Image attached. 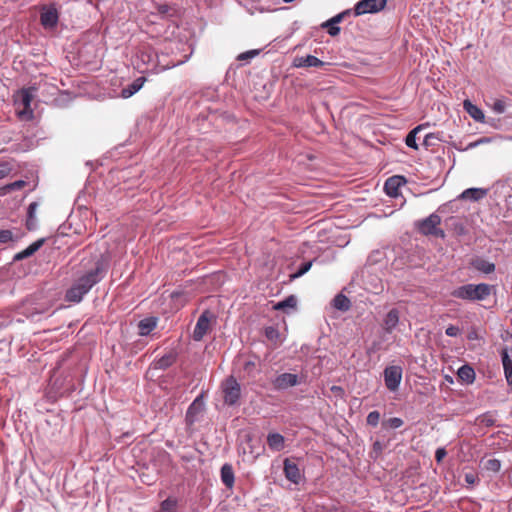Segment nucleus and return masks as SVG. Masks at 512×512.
Masks as SVG:
<instances>
[{"instance_id": "79ce46f5", "label": "nucleus", "mask_w": 512, "mask_h": 512, "mask_svg": "<svg viewBox=\"0 0 512 512\" xmlns=\"http://www.w3.org/2000/svg\"><path fill=\"white\" fill-rule=\"evenodd\" d=\"M26 185V182L23 181V180H17V181H14L12 183H9L7 184L4 189L7 190V191H15V190H20L21 188H23L24 186Z\"/></svg>"}, {"instance_id": "cd10ccee", "label": "nucleus", "mask_w": 512, "mask_h": 512, "mask_svg": "<svg viewBox=\"0 0 512 512\" xmlns=\"http://www.w3.org/2000/svg\"><path fill=\"white\" fill-rule=\"evenodd\" d=\"M501 358L507 384L512 386V360L509 358L506 350L502 352Z\"/></svg>"}, {"instance_id": "9d476101", "label": "nucleus", "mask_w": 512, "mask_h": 512, "mask_svg": "<svg viewBox=\"0 0 512 512\" xmlns=\"http://www.w3.org/2000/svg\"><path fill=\"white\" fill-rule=\"evenodd\" d=\"M387 0H361L354 8L356 15L376 13L384 9Z\"/></svg>"}, {"instance_id": "a878e982", "label": "nucleus", "mask_w": 512, "mask_h": 512, "mask_svg": "<svg viewBox=\"0 0 512 512\" xmlns=\"http://www.w3.org/2000/svg\"><path fill=\"white\" fill-rule=\"evenodd\" d=\"M284 437L280 433H269L267 436V444L273 451H281L284 448Z\"/></svg>"}, {"instance_id": "f8f14e48", "label": "nucleus", "mask_w": 512, "mask_h": 512, "mask_svg": "<svg viewBox=\"0 0 512 512\" xmlns=\"http://www.w3.org/2000/svg\"><path fill=\"white\" fill-rule=\"evenodd\" d=\"M400 323V311L397 308L390 309L382 321V328L385 333L391 334Z\"/></svg>"}, {"instance_id": "bb28decb", "label": "nucleus", "mask_w": 512, "mask_h": 512, "mask_svg": "<svg viewBox=\"0 0 512 512\" xmlns=\"http://www.w3.org/2000/svg\"><path fill=\"white\" fill-rule=\"evenodd\" d=\"M458 378L466 384H471L475 380V371L469 365H463L458 369Z\"/></svg>"}, {"instance_id": "c85d7f7f", "label": "nucleus", "mask_w": 512, "mask_h": 512, "mask_svg": "<svg viewBox=\"0 0 512 512\" xmlns=\"http://www.w3.org/2000/svg\"><path fill=\"white\" fill-rule=\"evenodd\" d=\"M472 266L480 271V272H483L485 274H489V273H492L494 272L495 270V264L492 263V262H489L487 260H484V259H481V258H477L475 259L473 262H472Z\"/></svg>"}, {"instance_id": "39448f33", "label": "nucleus", "mask_w": 512, "mask_h": 512, "mask_svg": "<svg viewBox=\"0 0 512 512\" xmlns=\"http://www.w3.org/2000/svg\"><path fill=\"white\" fill-rule=\"evenodd\" d=\"M224 403L233 406L238 403L241 396V386L235 377L229 376L221 385Z\"/></svg>"}, {"instance_id": "2eb2a0df", "label": "nucleus", "mask_w": 512, "mask_h": 512, "mask_svg": "<svg viewBox=\"0 0 512 512\" xmlns=\"http://www.w3.org/2000/svg\"><path fill=\"white\" fill-rule=\"evenodd\" d=\"M284 474L285 477L294 484H299L302 480V474L297 464L289 459L284 460Z\"/></svg>"}, {"instance_id": "ea45409f", "label": "nucleus", "mask_w": 512, "mask_h": 512, "mask_svg": "<svg viewBox=\"0 0 512 512\" xmlns=\"http://www.w3.org/2000/svg\"><path fill=\"white\" fill-rule=\"evenodd\" d=\"M403 420L399 417H392L389 418L387 421L384 422V425L392 428V429H398L403 425Z\"/></svg>"}, {"instance_id": "c03bdc74", "label": "nucleus", "mask_w": 512, "mask_h": 512, "mask_svg": "<svg viewBox=\"0 0 512 512\" xmlns=\"http://www.w3.org/2000/svg\"><path fill=\"white\" fill-rule=\"evenodd\" d=\"M445 333L447 336L449 337H456L460 334V329L458 326H455V325H449L446 330H445Z\"/></svg>"}, {"instance_id": "20e7f679", "label": "nucleus", "mask_w": 512, "mask_h": 512, "mask_svg": "<svg viewBox=\"0 0 512 512\" xmlns=\"http://www.w3.org/2000/svg\"><path fill=\"white\" fill-rule=\"evenodd\" d=\"M105 272V264L103 260L99 259L95 263V268L81 276L76 281V283L80 285L86 292H89L94 285L103 279Z\"/></svg>"}, {"instance_id": "f03ea898", "label": "nucleus", "mask_w": 512, "mask_h": 512, "mask_svg": "<svg viewBox=\"0 0 512 512\" xmlns=\"http://www.w3.org/2000/svg\"><path fill=\"white\" fill-rule=\"evenodd\" d=\"M493 286L486 283L465 284L451 292L455 298L467 301H483L491 295Z\"/></svg>"}, {"instance_id": "423d86ee", "label": "nucleus", "mask_w": 512, "mask_h": 512, "mask_svg": "<svg viewBox=\"0 0 512 512\" xmlns=\"http://www.w3.org/2000/svg\"><path fill=\"white\" fill-rule=\"evenodd\" d=\"M440 223L441 217L436 213H432L419 222L418 229L423 235H432L439 238H444L445 232L438 228Z\"/></svg>"}, {"instance_id": "4468645a", "label": "nucleus", "mask_w": 512, "mask_h": 512, "mask_svg": "<svg viewBox=\"0 0 512 512\" xmlns=\"http://www.w3.org/2000/svg\"><path fill=\"white\" fill-rule=\"evenodd\" d=\"M406 184L403 176H392L388 178L384 184V190L387 195L397 197L400 194L399 189Z\"/></svg>"}, {"instance_id": "a19ab883", "label": "nucleus", "mask_w": 512, "mask_h": 512, "mask_svg": "<svg viewBox=\"0 0 512 512\" xmlns=\"http://www.w3.org/2000/svg\"><path fill=\"white\" fill-rule=\"evenodd\" d=\"M492 110L497 114H502L506 110V103L502 99H497L492 105Z\"/></svg>"}, {"instance_id": "dca6fc26", "label": "nucleus", "mask_w": 512, "mask_h": 512, "mask_svg": "<svg viewBox=\"0 0 512 512\" xmlns=\"http://www.w3.org/2000/svg\"><path fill=\"white\" fill-rule=\"evenodd\" d=\"M45 243V238H40L30 244L26 249L16 253L13 257L14 262L22 261L26 258L31 257L34 255Z\"/></svg>"}, {"instance_id": "4c0bfd02", "label": "nucleus", "mask_w": 512, "mask_h": 512, "mask_svg": "<svg viewBox=\"0 0 512 512\" xmlns=\"http://www.w3.org/2000/svg\"><path fill=\"white\" fill-rule=\"evenodd\" d=\"M380 413L378 411H371L366 418L367 424L376 427L379 424Z\"/></svg>"}, {"instance_id": "5701e85b", "label": "nucleus", "mask_w": 512, "mask_h": 512, "mask_svg": "<svg viewBox=\"0 0 512 512\" xmlns=\"http://www.w3.org/2000/svg\"><path fill=\"white\" fill-rule=\"evenodd\" d=\"M157 326V319L155 317H148L142 319L138 323L139 335L147 336L149 335Z\"/></svg>"}, {"instance_id": "6e6552de", "label": "nucleus", "mask_w": 512, "mask_h": 512, "mask_svg": "<svg viewBox=\"0 0 512 512\" xmlns=\"http://www.w3.org/2000/svg\"><path fill=\"white\" fill-rule=\"evenodd\" d=\"M40 23L45 29H53L59 20V13L55 5H43L40 9Z\"/></svg>"}, {"instance_id": "f3484780", "label": "nucleus", "mask_w": 512, "mask_h": 512, "mask_svg": "<svg viewBox=\"0 0 512 512\" xmlns=\"http://www.w3.org/2000/svg\"><path fill=\"white\" fill-rule=\"evenodd\" d=\"M325 63L313 55H306L297 57L294 60V66L297 68H305V67H323Z\"/></svg>"}, {"instance_id": "6ab92c4d", "label": "nucleus", "mask_w": 512, "mask_h": 512, "mask_svg": "<svg viewBox=\"0 0 512 512\" xmlns=\"http://www.w3.org/2000/svg\"><path fill=\"white\" fill-rule=\"evenodd\" d=\"M145 81V77H138L121 90V97L124 99L130 98L143 87Z\"/></svg>"}, {"instance_id": "864d4df0", "label": "nucleus", "mask_w": 512, "mask_h": 512, "mask_svg": "<svg viewBox=\"0 0 512 512\" xmlns=\"http://www.w3.org/2000/svg\"><path fill=\"white\" fill-rule=\"evenodd\" d=\"M476 142L478 143V146H479L481 144L489 143L490 142V138L482 137V138L476 140Z\"/></svg>"}, {"instance_id": "7ed1b4c3", "label": "nucleus", "mask_w": 512, "mask_h": 512, "mask_svg": "<svg viewBox=\"0 0 512 512\" xmlns=\"http://www.w3.org/2000/svg\"><path fill=\"white\" fill-rule=\"evenodd\" d=\"M35 91V87L22 88L14 95V105L19 119L25 121L33 119L34 113L31 108V102Z\"/></svg>"}, {"instance_id": "e433bc0d", "label": "nucleus", "mask_w": 512, "mask_h": 512, "mask_svg": "<svg viewBox=\"0 0 512 512\" xmlns=\"http://www.w3.org/2000/svg\"><path fill=\"white\" fill-rule=\"evenodd\" d=\"M17 237L14 236L11 230H0V243L6 244L8 242L16 241Z\"/></svg>"}, {"instance_id": "aec40b11", "label": "nucleus", "mask_w": 512, "mask_h": 512, "mask_svg": "<svg viewBox=\"0 0 512 512\" xmlns=\"http://www.w3.org/2000/svg\"><path fill=\"white\" fill-rule=\"evenodd\" d=\"M80 285L76 282L67 290L65 298L69 302L79 303L83 297L87 294Z\"/></svg>"}, {"instance_id": "c9c22d12", "label": "nucleus", "mask_w": 512, "mask_h": 512, "mask_svg": "<svg viewBox=\"0 0 512 512\" xmlns=\"http://www.w3.org/2000/svg\"><path fill=\"white\" fill-rule=\"evenodd\" d=\"M177 506L175 499L167 498L161 503L160 512H174Z\"/></svg>"}, {"instance_id": "1a4fd4ad", "label": "nucleus", "mask_w": 512, "mask_h": 512, "mask_svg": "<svg viewBox=\"0 0 512 512\" xmlns=\"http://www.w3.org/2000/svg\"><path fill=\"white\" fill-rule=\"evenodd\" d=\"M301 383L302 379L297 374L292 373H282L272 380L273 387L278 391L286 390Z\"/></svg>"}, {"instance_id": "f257e3e1", "label": "nucleus", "mask_w": 512, "mask_h": 512, "mask_svg": "<svg viewBox=\"0 0 512 512\" xmlns=\"http://www.w3.org/2000/svg\"><path fill=\"white\" fill-rule=\"evenodd\" d=\"M137 67L141 72L160 73L178 65V63H162L159 55L150 46L143 45L137 52Z\"/></svg>"}, {"instance_id": "473e14b6", "label": "nucleus", "mask_w": 512, "mask_h": 512, "mask_svg": "<svg viewBox=\"0 0 512 512\" xmlns=\"http://www.w3.org/2000/svg\"><path fill=\"white\" fill-rule=\"evenodd\" d=\"M297 305V299L295 296L290 295L282 301H279L274 305L275 310H285L286 308H295Z\"/></svg>"}, {"instance_id": "603ef678", "label": "nucleus", "mask_w": 512, "mask_h": 512, "mask_svg": "<svg viewBox=\"0 0 512 512\" xmlns=\"http://www.w3.org/2000/svg\"><path fill=\"white\" fill-rule=\"evenodd\" d=\"M26 226L28 230H32L35 227V219H30L27 217Z\"/></svg>"}, {"instance_id": "0eeeda50", "label": "nucleus", "mask_w": 512, "mask_h": 512, "mask_svg": "<svg viewBox=\"0 0 512 512\" xmlns=\"http://www.w3.org/2000/svg\"><path fill=\"white\" fill-rule=\"evenodd\" d=\"M402 374L403 370L401 366L398 365H390L384 369V382L389 391L395 392L398 390L402 380Z\"/></svg>"}, {"instance_id": "393cba45", "label": "nucleus", "mask_w": 512, "mask_h": 512, "mask_svg": "<svg viewBox=\"0 0 512 512\" xmlns=\"http://www.w3.org/2000/svg\"><path fill=\"white\" fill-rule=\"evenodd\" d=\"M463 107L465 111L475 120L478 122L484 121V113L483 111L476 105H474L471 101L465 100L463 102Z\"/></svg>"}, {"instance_id": "6e6d98bb", "label": "nucleus", "mask_w": 512, "mask_h": 512, "mask_svg": "<svg viewBox=\"0 0 512 512\" xmlns=\"http://www.w3.org/2000/svg\"><path fill=\"white\" fill-rule=\"evenodd\" d=\"M483 421H485L487 425H492L493 424V420H491V419L484 418Z\"/></svg>"}, {"instance_id": "2f4dec72", "label": "nucleus", "mask_w": 512, "mask_h": 512, "mask_svg": "<svg viewBox=\"0 0 512 512\" xmlns=\"http://www.w3.org/2000/svg\"><path fill=\"white\" fill-rule=\"evenodd\" d=\"M424 125H419L412 129L406 136L405 143L409 148L414 150L418 149V144L416 142V135L419 131L423 129Z\"/></svg>"}, {"instance_id": "49530a36", "label": "nucleus", "mask_w": 512, "mask_h": 512, "mask_svg": "<svg viewBox=\"0 0 512 512\" xmlns=\"http://www.w3.org/2000/svg\"><path fill=\"white\" fill-rule=\"evenodd\" d=\"M464 479L468 485H473V484L477 483L479 480L477 475L473 472L466 473L464 476Z\"/></svg>"}, {"instance_id": "7c9ffc66", "label": "nucleus", "mask_w": 512, "mask_h": 512, "mask_svg": "<svg viewBox=\"0 0 512 512\" xmlns=\"http://www.w3.org/2000/svg\"><path fill=\"white\" fill-rule=\"evenodd\" d=\"M265 336L274 345H279L282 343L280 332L274 326H268L265 328Z\"/></svg>"}, {"instance_id": "09e8293b", "label": "nucleus", "mask_w": 512, "mask_h": 512, "mask_svg": "<svg viewBox=\"0 0 512 512\" xmlns=\"http://www.w3.org/2000/svg\"><path fill=\"white\" fill-rule=\"evenodd\" d=\"M433 139H437V140H438L439 138H438L435 134H433V133H429V134H427V135L425 136L424 141H423V144H424L426 147H428V146L432 145V140H433Z\"/></svg>"}, {"instance_id": "8fccbe9b", "label": "nucleus", "mask_w": 512, "mask_h": 512, "mask_svg": "<svg viewBox=\"0 0 512 512\" xmlns=\"http://www.w3.org/2000/svg\"><path fill=\"white\" fill-rule=\"evenodd\" d=\"M255 368V363L253 361H247L245 362L244 364V370L247 371V372H252L253 369Z\"/></svg>"}, {"instance_id": "412c9836", "label": "nucleus", "mask_w": 512, "mask_h": 512, "mask_svg": "<svg viewBox=\"0 0 512 512\" xmlns=\"http://www.w3.org/2000/svg\"><path fill=\"white\" fill-rule=\"evenodd\" d=\"M487 195V190L483 188H468L464 190L460 198L471 201H478Z\"/></svg>"}, {"instance_id": "5fc2aeb1", "label": "nucleus", "mask_w": 512, "mask_h": 512, "mask_svg": "<svg viewBox=\"0 0 512 512\" xmlns=\"http://www.w3.org/2000/svg\"><path fill=\"white\" fill-rule=\"evenodd\" d=\"M476 142L478 143V146H479L481 144L489 143L490 142V138L482 137V138L476 140Z\"/></svg>"}, {"instance_id": "4d7b16f0", "label": "nucleus", "mask_w": 512, "mask_h": 512, "mask_svg": "<svg viewBox=\"0 0 512 512\" xmlns=\"http://www.w3.org/2000/svg\"><path fill=\"white\" fill-rule=\"evenodd\" d=\"M284 3H291L293 2L294 0H282Z\"/></svg>"}, {"instance_id": "58836bf2", "label": "nucleus", "mask_w": 512, "mask_h": 512, "mask_svg": "<svg viewBox=\"0 0 512 512\" xmlns=\"http://www.w3.org/2000/svg\"><path fill=\"white\" fill-rule=\"evenodd\" d=\"M311 266H312V262L303 263L300 266V268L294 274L291 275V278L295 279V278H299V277L303 276L306 272H308L310 270Z\"/></svg>"}, {"instance_id": "b1692460", "label": "nucleus", "mask_w": 512, "mask_h": 512, "mask_svg": "<svg viewBox=\"0 0 512 512\" xmlns=\"http://www.w3.org/2000/svg\"><path fill=\"white\" fill-rule=\"evenodd\" d=\"M221 481L227 488H232L235 481L234 471L230 464L225 463L221 467Z\"/></svg>"}, {"instance_id": "ddd939ff", "label": "nucleus", "mask_w": 512, "mask_h": 512, "mask_svg": "<svg viewBox=\"0 0 512 512\" xmlns=\"http://www.w3.org/2000/svg\"><path fill=\"white\" fill-rule=\"evenodd\" d=\"M204 410V404L201 401V397H197L188 407L185 415V421L187 425L191 426L198 421L199 415Z\"/></svg>"}, {"instance_id": "72a5a7b5", "label": "nucleus", "mask_w": 512, "mask_h": 512, "mask_svg": "<svg viewBox=\"0 0 512 512\" xmlns=\"http://www.w3.org/2000/svg\"><path fill=\"white\" fill-rule=\"evenodd\" d=\"M501 461L499 459H496V458H491V459H487L484 463H483V468L487 471H490V472H493V473H497L500 471L501 469Z\"/></svg>"}, {"instance_id": "a211bd4d", "label": "nucleus", "mask_w": 512, "mask_h": 512, "mask_svg": "<svg viewBox=\"0 0 512 512\" xmlns=\"http://www.w3.org/2000/svg\"><path fill=\"white\" fill-rule=\"evenodd\" d=\"M177 359V353L174 351H170L163 355L162 357L156 359L153 362V368L158 370H165L172 366Z\"/></svg>"}, {"instance_id": "13d9d810", "label": "nucleus", "mask_w": 512, "mask_h": 512, "mask_svg": "<svg viewBox=\"0 0 512 512\" xmlns=\"http://www.w3.org/2000/svg\"><path fill=\"white\" fill-rule=\"evenodd\" d=\"M238 2H239L240 4H242V0H238Z\"/></svg>"}, {"instance_id": "c756f323", "label": "nucleus", "mask_w": 512, "mask_h": 512, "mask_svg": "<svg viewBox=\"0 0 512 512\" xmlns=\"http://www.w3.org/2000/svg\"><path fill=\"white\" fill-rule=\"evenodd\" d=\"M333 306L340 311H347L351 306V302L344 294H337L333 299Z\"/></svg>"}, {"instance_id": "de8ad7c7", "label": "nucleus", "mask_w": 512, "mask_h": 512, "mask_svg": "<svg viewBox=\"0 0 512 512\" xmlns=\"http://www.w3.org/2000/svg\"><path fill=\"white\" fill-rule=\"evenodd\" d=\"M447 455V451L444 447L437 448L435 452V459L438 463H440Z\"/></svg>"}, {"instance_id": "9b49d317", "label": "nucleus", "mask_w": 512, "mask_h": 512, "mask_svg": "<svg viewBox=\"0 0 512 512\" xmlns=\"http://www.w3.org/2000/svg\"><path fill=\"white\" fill-rule=\"evenodd\" d=\"M210 313L204 311L198 318L193 330V339L201 341L210 328Z\"/></svg>"}, {"instance_id": "a18cd8bd", "label": "nucleus", "mask_w": 512, "mask_h": 512, "mask_svg": "<svg viewBox=\"0 0 512 512\" xmlns=\"http://www.w3.org/2000/svg\"><path fill=\"white\" fill-rule=\"evenodd\" d=\"M37 208H38L37 202L30 203L28 206V210H27V217H29L30 219H35Z\"/></svg>"}, {"instance_id": "f704fd0d", "label": "nucleus", "mask_w": 512, "mask_h": 512, "mask_svg": "<svg viewBox=\"0 0 512 512\" xmlns=\"http://www.w3.org/2000/svg\"><path fill=\"white\" fill-rule=\"evenodd\" d=\"M14 168V163L11 161L0 162V179L7 177Z\"/></svg>"}, {"instance_id": "4be33fe9", "label": "nucleus", "mask_w": 512, "mask_h": 512, "mask_svg": "<svg viewBox=\"0 0 512 512\" xmlns=\"http://www.w3.org/2000/svg\"><path fill=\"white\" fill-rule=\"evenodd\" d=\"M348 12H342L326 21L322 26L328 28V34L330 36H337L340 33V27L337 24L343 19L344 15Z\"/></svg>"}, {"instance_id": "37998d69", "label": "nucleus", "mask_w": 512, "mask_h": 512, "mask_svg": "<svg viewBox=\"0 0 512 512\" xmlns=\"http://www.w3.org/2000/svg\"><path fill=\"white\" fill-rule=\"evenodd\" d=\"M258 54V50H249L238 55L237 60L247 61L254 58Z\"/></svg>"}, {"instance_id": "3c124183", "label": "nucleus", "mask_w": 512, "mask_h": 512, "mask_svg": "<svg viewBox=\"0 0 512 512\" xmlns=\"http://www.w3.org/2000/svg\"><path fill=\"white\" fill-rule=\"evenodd\" d=\"M478 147V143L476 141L470 142L465 148H457L460 151H467Z\"/></svg>"}]
</instances>
